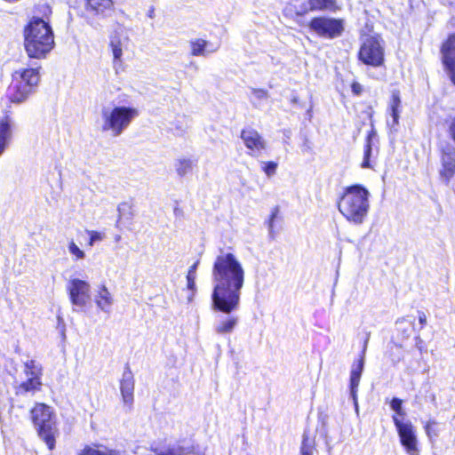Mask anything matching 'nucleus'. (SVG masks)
<instances>
[{"label": "nucleus", "mask_w": 455, "mask_h": 455, "mask_svg": "<svg viewBox=\"0 0 455 455\" xmlns=\"http://www.w3.org/2000/svg\"><path fill=\"white\" fill-rule=\"evenodd\" d=\"M212 307L213 310L230 314L240 305L244 285L245 270L232 252L220 250L212 267Z\"/></svg>", "instance_id": "1"}, {"label": "nucleus", "mask_w": 455, "mask_h": 455, "mask_svg": "<svg viewBox=\"0 0 455 455\" xmlns=\"http://www.w3.org/2000/svg\"><path fill=\"white\" fill-rule=\"evenodd\" d=\"M54 36L50 25L33 18L24 28V47L29 58L43 59L52 50Z\"/></svg>", "instance_id": "2"}, {"label": "nucleus", "mask_w": 455, "mask_h": 455, "mask_svg": "<svg viewBox=\"0 0 455 455\" xmlns=\"http://www.w3.org/2000/svg\"><path fill=\"white\" fill-rule=\"evenodd\" d=\"M370 192L362 185H353L344 189L338 208L346 220L353 224H362L370 209Z\"/></svg>", "instance_id": "3"}, {"label": "nucleus", "mask_w": 455, "mask_h": 455, "mask_svg": "<svg viewBox=\"0 0 455 455\" xmlns=\"http://www.w3.org/2000/svg\"><path fill=\"white\" fill-rule=\"evenodd\" d=\"M138 116L135 108L103 106L100 112V129L113 137H119Z\"/></svg>", "instance_id": "4"}, {"label": "nucleus", "mask_w": 455, "mask_h": 455, "mask_svg": "<svg viewBox=\"0 0 455 455\" xmlns=\"http://www.w3.org/2000/svg\"><path fill=\"white\" fill-rule=\"evenodd\" d=\"M40 68H20L12 75V84L10 87V100L14 103L25 101L37 87L41 75Z\"/></svg>", "instance_id": "5"}, {"label": "nucleus", "mask_w": 455, "mask_h": 455, "mask_svg": "<svg viewBox=\"0 0 455 455\" xmlns=\"http://www.w3.org/2000/svg\"><path fill=\"white\" fill-rule=\"evenodd\" d=\"M31 418L40 437L44 439L49 449L52 450L57 432L52 409L44 403H36L31 410Z\"/></svg>", "instance_id": "6"}, {"label": "nucleus", "mask_w": 455, "mask_h": 455, "mask_svg": "<svg viewBox=\"0 0 455 455\" xmlns=\"http://www.w3.org/2000/svg\"><path fill=\"white\" fill-rule=\"evenodd\" d=\"M400 443L408 455H419L420 449L414 426L410 420H403L396 415L392 416Z\"/></svg>", "instance_id": "7"}, {"label": "nucleus", "mask_w": 455, "mask_h": 455, "mask_svg": "<svg viewBox=\"0 0 455 455\" xmlns=\"http://www.w3.org/2000/svg\"><path fill=\"white\" fill-rule=\"evenodd\" d=\"M67 291L73 311H84L91 301V284L76 277H71L67 284Z\"/></svg>", "instance_id": "8"}, {"label": "nucleus", "mask_w": 455, "mask_h": 455, "mask_svg": "<svg viewBox=\"0 0 455 455\" xmlns=\"http://www.w3.org/2000/svg\"><path fill=\"white\" fill-rule=\"evenodd\" d=\"M359 60L366 65L379 67L384 62V48L376 36L365 39L359 51Z\"/></svg>", "instance_id": "9"}, {"label": "nucleus", "mask_w": 455, "mask_h": 455, "mask_svg": "<svg viewBox=\"0 0 455 455\" xmlns=\"http://www.w3.org/2000/svg\"><path fill=\"white\" fill-rule=\"evenodd\" d=\"M309 28L318 36L332 39L342 35L344 31V22L339 19L317 17L310 21Z\"/></svg>", "instance_id": "10"}, {"label": "nucleus", "mask_w": 455, "mask_h": 455, "mask_svg": "<svg viewBox=\"0 0 455 455\" xmlns=\"http://www.w3.org/2000/svg\"><path fill=\"white\" fill-rule=\"evenodd\" d=\"M152 451L155 455H204L196 445L186 441L156 446Z\"/></svg>", "instance_id": "11"}, {"label": "nucleus", "mask_w": 455, "mask_h": 455, "mask_svg": "<svg viewBox=\"0 0 455 455\" xmlns=\"http://www.w3.org/2000/svg\"><path fill=\"white\" fill-rule=\"evenodd\" d=\"M240 137L248 149V155L251 156H259L267 148L266 140L252 128L242 130Z\"/></svg>", "instance_id": "12"}, {"label": "nucleus", "mask_w": 455, "mask_h": 455, "mask_svg": "<svg viewBox=\"0 0 455 455\" xmlns=\"http://www.w3.org/2000/svg\"><path fill=\"white\" fill-rule=\"evenodd\" d=\"M25 373L28 379L20 384V389L25 392H35L40 389L42 385L40 376L42 368L35 360L25 363Z\"/></svg>", "instance_id": "13"}, {"label": "nucleus", "mask_w": 455, "mask_h": 455, "mask_svg": "<svg viewBox=\"0 0 455 455\" xmlns=\"http://www.w3.org/2000/svg\"><path fill=\"white\" fill-rule=\"evenodd\" d=\"M441 163L440 176L445 182H449L455 174V148L452 146L442 148Z\"/></svg>", "instance_id": "14"}, {"label": "nucleus", "mask_w": 455, "mask_h": 455, "mask_svg": "<svg viewBox=\"0 0 455 455\" xmlns=\"http://www.w3.org/2000/svg\"><path fill=\"white\" fill-rule=\"evenodd\" d=\"M441 52L443 62L448 70L452 83L455 84V35L449 36L443 44Z\"/></svg>", "instance_id": "15"}, {"label": "nucleus", "mask_w": 455, "mask_h": 455, "mask_svg": "<svg viewBox=\"0 0 455 455\" xmlns=\"http://www.w3.org/2000/svg\"><path fill=\"white\" fill-rule=\"evenodd\" d=\"M369 337L366 338L363 343L360 357L355 361L351 366L350 371V392L355 393L358 391L360 379L364 368L365 354L367 350Z\"/></svg>", "instance_id": "16"}, {"label": "nucleus", "mask_w": 455, "mask_h": 455, "mask_svg": "<svg viewBox=\"0 0 455 455\" xmlns=\"http://www.w3.org/2000/svg\"><path fill=\"white\" fill-rule=\"evenodd\" d=\"M120 391L123 401L131 406L133 403L134 378L129 367H126L120 380Z\"/></svg>", "instance_id": "17"}, {"label": "nucleus", "mask_w": 455, "mask_h": 455, "mask_svg": "<svg viewBox=\"0 0 455 455\" xmlns=\"http://www.w3.org/2000/svg\"><path fill=\"white\" fill-rule=\"evenodd\" d=\"M189 47L192 56H207L216 52L220 49V44H214L203 38H195L189 41Z\"/></svg>", "instance_id": "18"}, {"label": "nucleus", "mask_w": 455, "mask_h": 455, "mask_svg": "<svg viewBox=\"0 0 455 455\" xmlns=\"http://www.w3.org/2000/svg\"><path fill=\"white\" fill-rule=\"evenodd\" d=\"M13 121L9 116L0 118V156L12 140Z\"/></svg>", "instance_id": "19"}, {"label": "nucleus", "mask_w": 455, "mask_h": 455, "mask_svg": "<svg viewBox=\"0 0 455 455\" xmlns=\"http://www.w3.org/2000/svg\"><path fill=\"white\" fill-rule=\"evenodd\" d=\"M95 304L98 308L105 313H109L114 303V298L106 285L99 287L95 294Z\"/></svg>", "instance_id": "20"}, {"label": "nucleus", "mask_w": 455, "mask_h": 455, "mask_svg": "<svg viewBox=\"0 0 455 455\" xmlns=\"http://www.w3.org/2000/svg\"><path fill=\"white\" fill-rule=\"evenodd\" d=\"M127 42L128 38L124 36H120L118 33H116V35L111 37L109 46L113 54L115 66L116 63L122 62L123 51L126 48Z\"/></svg>", "instance_id": "21"}, {"label": "nucleus", "mask_w": 455, "mask_h": 455, "mask_svg": "<svg viewBox=\"0 0 455 455\" xmlns=\"http://www.w3.org/2000/svg\"><path fill=\"white\" fill-rule=\"evenodd\" d=\"M376 139L375 132L368 135L366 145L364 148L363 160L361 164L362 168H372L371 159H375L378 155V148H374V140Z\"/></svg>", "instance_id": "22"}, {"label": "nucleus", "mask_w": 455, "mask_h": 455, "mask_svg": "<svg viewBox=\"0 0 455 455\" xmlns=\"http://www.w3.org/2000/svg\"><path fill=\"white\" fill-rule=\"evenodd\" d=\"M400 105H401V100L398 92H394L392 95V100L390 104V111H391V116H392V122H388V125L393 132L397 131V125L399 123V117H400Z\"/></svg>", "instance_id": "23"}, {"label": "nucleus", "mask_w": 455, "mask_h": 455, "mask_svg": "<svg viewBox=\"0 0 455 455\" xmlns=\"http://www.w3.org/2000/svg\"><path fill=\"white\" fill-rule=\"evenodd\" d=\"M80 455H123L122 451L110 449L104 445H92L84 447Z\"/></svg>", "instance_id": "24"}, {"label": "nucleus", "mask_w": 455, "mask_h": 455, "mask_svg": "<svg viewBox=\"0 0 455 455\" xmlns=\"http://www.w3.org/2000/svg\"><path fill=\"white\" fill-rule=\"evenodd\" d=\"M238 323V318L235 316L228 317L215 325V331L218 334L223 335L231 333Z\"/></svg>", "instance_id": "25"}, {"label": "nucleus", "mask_w": 455, "mask_h": 455, "mask_svg": "<svg viewBox=\"0 0 455 455\" xmlns=\"http://www.w3.org/2000/svg\"><path fill=\"white\" fill-rule=\"evenodd\" d=\"M175 171L180 177H184L192 172L195 162L187 157L178 158L175 162Z\"/></svg>", "instance_id": "26"}, {"label": "nucleus", "mask_w": 455, "mask_h": 455, "mask_svg": "<svg viewBox=\"0 0 455 455\" xmlns=\"http://www.w3.org/2000/svg\"><path fill=\"white\" fill-rule=\"evenodd\" d=\"M423 428L429 442H435L441 432L439 423L435 419H431L424 423Z\"/></svg>", "instance_id": "27"}, {"label": "nucleus", "mask_w": 455, "mask_h": 455, "mask_svg": "<svg viewBox=\"0 0 455 455\" xmlns=\"http://www.w3.org/2000/svg\"><path fill=\"white\" fill-rule=\"evenodd\" d=\"M310 11L333 10L336 7V0H308Z\"/></svg>", "instance_id": "28"}, {"label": "nucleus", "mask_w": 455, "mask_h": 455, "mask_svg": "<svg viewBox=\"0 0 455 455\" xmlns=\"http://www.w3.org/2000/svg\"><path fill=\"white\" fill-rule=\"evenodd\" d=\"M86 3L87 8L97 13L110 9L113 4L112 0H86Z\"/></svg>", "instance_id": "29"}, {"label": "nucleus", "mask_w": 455, "mask_h": 455, "mask_svg": "<svg viewBox=\"0 0 455 455\" xmlns=\"http://www.w3.org/2000/svg\"><path fill=\"white\" fill-rule=\"evenodd\" d=\"M68 251L74 261L83 260L85 259L86 254L74 240H70L68 243Z\"/></svg>", "instance_id": "30"}, {"label": "nucleus", "mask_w": 455, "mask_h": 455, "mask_svg": "<svg viewBox=\"0 0 455 455\" xmlns=\"http://www.w3.org/2000/svg\"><path fill=\"white\" fill-rule=\"evenodd\" d=\"M315 451L314 440L309 439L306 435H304L300 447V455H314Z\"/></svg>", "instance_id": "31"}, {"label": "nucleus", "mask_w": 455, "mask_h": 455, "mask_svg": "<svg viewBox=\"0 0 455 455\" xmlns=\"http://www.w3.org/2000/svg\"><path fill=\"white\" fill-rule=\"evenodd\" d=\"M199 265V260L196 261L188 269L187 275V282L188 288L191 291L196 290V269Z\"/></svg>", "instance_id": "32"}, {"label": "nucleus", "mask_w": 455, "mask_h": 455, "mask_svg": "<svg viewBox=\"0 0 455 455\" xmlns=\"http://www.w3.org/2000/svg\"><path fill=\"white\" fill-rule=\"evenodd\" d=\"M390 407L391 409L395 412V415H396L399 419L400 417H403L405 415V411L403 409V401L399 398H393L390 402Z\"/></svg>", "instance_id": "33"}, {"label": "nucleus", "mask_w": 455, "mask_h": 455, "mask_svg": "<svg viewBox=\"0 0 455 455\" xmlns=\"http://www.w3.org/2000/svg\"><path fill=\"white\" fill-rule=\"evenodd\" d=\"M88 235H90V239L88 242V246L92 247L97 242H101L105 238V234L102 232H99L96 230H87Z\"/></svg>", "instance_id": "34"}, {"label": "nucleus", "mask_w": 455, "mask_h": 455, "mask_svg": "<svg viewBox=\"0 0 455 455\" xmlns=\"http://www.w3.org/2000/svg\"><path fill=\"white\" fill-rule=\"evenodd\" d=\"M262 170L267 177L270 178L275 174L278 166L277 163L269 161L262 162Z\"/></svg>", "instance_id": "35"}, {"label": "nucleus", "mask_w": 455, "mask_h": 455, "mask_svg": "<svg viewBox=\"0 0 455 455\" xmlns=\"http://www.w3.org/2000/svg\"><path fill=\"white\" fill-rule=\"evenodd\" d=\"M251 93L258 100H267L268 98V92L263 89H252Z\"/></svg>", "instance_id": "36"}, {"label": "nucleus", "mask_w": 455, "mask_h": 455, "mask_svg": "<svg viewBox=\"0 0 455 455\" xmlns=\"http://www.w3.org/2000/svg\"><path fill=\"white\" fill-rule=\"evenodd\" d=\"M130 209H131V206L128 203L120 204L117 208L120 217L124 215V212L126 210H130Z\"/></svg>", "instance_id": "37"}, {"label": "nucleus", "mask_w": 455, "mask_h": 455, "mask_svg": "<svg viewBox=\"0 0 455 455\" xmlns=\"http://www.w3.org/2000/svg\"><path fill=\"white\" fill-rule=\"evenodd\" d=\"M57 321H58V328L60 329L61 335L65 338L66 329H65L64 320L60 315H58Z\"/></svg>", "instance_id": "38"}, {"label": "nucleus", "mask_w": 455, "mask_h": 455, "mask_svg": "<svg viewBox=\"0 0 455 455\" xmlns=\"http://www.w3.org/2000/svg\"><path fill=\"white\" fill-rule=\"evenodd\" d=\"M351 88H352V92L355 95H360L363 91L362 85L357 82H354L351 85Z\"/></svg>", "instance_id": "39"}, {"label": "nucleus", "mask_w": 455, "mask_h": 455, "mask_svg": "<svg viewBox=\"0 0 455 455\" xmlns=\"http://www.w3.org/2000/svg\"><path fill=\"white\" fill-rule=\"evenodd\" d=\"M350 395H351V397L353 399V403H354V405H355V411L358 414V412H359V406H358V402H357V391H355V393H351L350 392Z\"/></svg>", "instance_id": "40"}, {"label": "nucleus", "mask_w": 455, "mask_h": 455, "mask_svg": "<svg viewBox=\"0 0 455 455\" xmlns=\"http://www.w3.org/2000/svg\"><path fill=\"white\" fill-rule=\"evenodd\" d=\"M419 323L424 326L427 323V315L424 312H419Z\"/></svg>", "instance_id": "41"}, {"label": "nucleus", "mask_w": 455, "mask_h": 455, "mask_svg": "<svg viewBox=\"0 0 455 455\" xmlns=\"http://www.w3.org/2000/svg\"><path fill=\"white\" fill-rule=\"evenodd\" d=\"M450 133L455 141V118L451 121L450 125Z\"/></svg>", "instance_id": "42"}, {"label": "nucleus", "mask_w": 455, "mask_h": 455, "mask_svg": "<svg viewBox=\"0 0 455 455\" xmlns=\"http://www.w3.org/2000/svg\"><path fill=\"white\" fill-rule=\"evenodd\" d=\"M277 212L278 210L275 209L272 214H271V217H270V220H269V228L271 229L273 228V222H274V220L275 219L276 217V214H277Z\"/></svg>", "instance_id": "43"}, {"label": "nucleus", "mask_w": 455, "mask_h": 455, "mask_svg": "<svg viewBox=\"0 0 455 455\" xmlns=\"http://www.w3.org/2000/svg\"><path fill=\"white\" fill-rule=\"evenodd\" d=\"M148 13H149V17L152 18L153 17V13H155L154 12V9L151 8L149 11H148Z\"/></svg>", "instance_id": "44"}, {"label": "nucleus", "mask_w": 455, "mask_h": 455, "mask_svg": "<svg viewBox=\"0 0 455 455\" xmlns=\"http://www.w3.org/2000/svg\"><path fill=\"white\" fill-rule=\"evenodd\" d=\"M307 11V8H303L302 12L297 13V15H303L304 14L303 12H305Z\"/></svg>", "instance_id": "45"}]
</instances>
